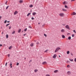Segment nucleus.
Returning <instances> with one entry per match:
<instances>
[{
    "label": "nucleus",
    "instance_id": "obj_1",
    "mask_svg": "<svg viewBox=\"0 0 76 76\" xmlns=\"http://www.w3.org/2000/svg\"><path fill=\"white\" fill-rule=\"evenodd\" d=\"M61 48H59V47H58L57 48L56 50L55 51V53H56V52H57V51H58V50H60Z\"/></svg>",
    "mask_w": 76,
    "mask_h": 76
},
{
    "label": "nucleus",
    "instance_id": "obj_2",
    "mask_svg": "<svg viewBox=\"0 0 76 76\" xmlns=\"http://www.w3.org/2000/svg\"><path fill=\"white\" fill-rule=\"evenodd\" d=\"M59 16H61V17H63V16H64V14L63 13H60L59 14Z\"/></svg>",
    "mask_w": 76,
    "mask_h": 76
},
{
    "label": "nucleus",
    "instance_id": "obj_3",
    "mask_svg": "<svg viewBox=\"0 0 76 76\" xmlns=\"http://www.w3.org/2000/svg\"><path fill=\"white\" fill-rule=\"evenodd\" d=\"M65 28L66 29H70V27H69V26L68 25L66 26Z\"/></svg>",
    "mask_w": 76,
    "mask_h": 76
},
{
    "label": "nucleus",
    "instance_id": "obj_4",
    "mask_svg": "<svg viewBox=\"0 0 76 76\" xmlns=\"http://www.w3.org/2000/svg\"><path fill=\"white\" fill-rule=\"evenodd\" d=\"M67 75H71V72L68 71L67 73Z\"/></svg>",
    "mask_w": 76,
    "mask_h": 76
},
{
    "label": "nucleus",
    "instance_id": "obj_5",
    "mask_svg": "<svg viewBox=\"0 0 76 76\" xmlns=\"http://www.w3.org/2000/svg\"><path fill=\"white\" fill-rule=\"evenodd\" d=\"M56 57H57V55L54 54L53 56V58H56Z\"/></svg>",
    "mask_w": 76,
    "mask_h": 76
},
{
    "label": "nucleus",
    "instance_id": "obj_6",
    "mask_svg": "<svg viewBox=\"0 0 76 76\" xmlns=\"http://www.w3.org/2000/svg\"><path fill=\"white\" fill-rule=\"evenodd\" d=\"M63 4H67V2L64 1V2L63 3Z\"/></svg>",
    "mask_w": 76,
    "mask_h": 76
},
{
    "label": "nucleus",
    "instance_id": "obj_7",
    "mask_svg": "<svg viewBox=\"0 0 76 76\" xmlns=\"http://www.w3.org/2000/svg\"><path fill=\"white\" fill-rule=\"evenodd\" d=\"M18 13V11H15V12H14V15H16V14H17Z\"/></svg>",
    "mask_w": 76,
    "mask_h": 76
},
{
    "label": "nucleus",
    "instance_id": "obj_8",
    "mask_svg": "<svg viewBox=\"0 0 76 76\" xmlns=\"http://www.w3.org/2000/svg\"><path fill=\"white\" fill-rule=\"evenodd\" d=\"M61 32L63 33L65 32V30H64V29H62L61 30Z\"/></svg>",
    "mask_w": 76,
    "mask_h": 76
},
{
    "label": "nucleus",
    "instance_id": "obj_9",
    "mask_svg": "<svg viewBox=\"0 0 76 76\" xmlns=\"http://www.w3.org/2000/svg\"><path fill=\"white\" fill-rule=\"evenodd\" d=\"M62 10L64 12H67V10L66 9H62Z\"/></svg>",
    "mask_w": 76,
    "mask_h": 76
},
{
    "label": "nucleus",
    "instance_id": "obj_10",
    "mask_svg": "<svg viewBox=\"0 0 76 76\" xmlns=\"http://www.w3.org/2000/svg\"><path fill=\"white\" fill-rule=\"evenodd\" d=\"M47 64V62L46 61L42 63V64Z\"/></svg>",
    "mask_w": 76,
    "mask_h": 76
},
{
    "label": "nucleus",
    "instance_id": "obj_11",
    "mask_svg": "<svg viewBox=\"0 0 76 76\" xmlns=\"http://www.w3.org/2000/svg\"><path fill=\"white\" fill-rule=\"evenodd\" d=\"M30 46L31 47H32L33 46H34V43H31L30 45Z\"/></svg>",
    "mask_w": 76,
    "mask_h": 76
},
{
    "label": "nucleus",
    "instance_id": "obj_12",
    "mask_svg": "<svg viewBox=\"0 0 76 76\" xmlns=\"http://www.w3.org/2000/svg\"><path fill=\"white\" fill-rule=\"evenodd\" d=\"M65 7L66 8V9H69V7L66 5H65Z\"/></svg>",
    "mask_w": 76,
    "mask_h": 76
},
{
    "label": "nucleus",
    "instance_id": "obj_13",
    "mask_svg": "<svg viewBox=\"0 0 76 76\" xmlns=\"http://www.w3.org/2000/svg\"><path fill=\"white\" fill-rule=\"evenodd\" d=\"M19 3H23V1L22 0H20L19 1Z\"/></svg>",
    "mask_w": 76,
    "mask_h": 76
},
{
    "label": "nucleus",
    "instance_id": "obj_14",
    "mask_svg": "<svg viewBox=\"0 0 76 76\" xmlns=\"http://www.w3.org/2000/svg\"><path fill=\"white\" fill-rule=\"evenodd\" d=\"M12 46H10V47L9 48V50H11V49H12Z\"/></svg>",
    "mask_w": 76,
    "mask_h": 76
},
{
    "label": "nucleus",
    "instance_id": "obj_15",
    "mask_svg": "<svg viewBox=\"0 0 76 76\" xmlns=\"http://www.w3.org/2000/svg\"><path fill=\"white\" fill-rule=\"evenodd\" d=\"M12 64L11 63L10 64V68H12L13 67V66H12Z\"/></svg>",
    "mask_w": 76,
    "mask_h": 76
},
{
    "label": "nucleus",
    "instance_id": "obj_16",
    "mask_svg": "<svg viewBox=\"0 0 76 76\" xmlns=\"http://www.w3.org/2000/svg\"><path fill=\"white\" fill-rule=\"evenodd\" d=\"M69 60L70 61H73V59H71L70 58L69 59Z\"/></svg>",
    "mask_w": 76,
    "mask_h": 76
},
{
    "label": "nucleus",
    "instance_id": "obj_17",
    "mask_svg": "<svg viewBox=\"0 0 76 76\" xmlns=\"http://www.w3.org/2000/svg\"><path fill=\"white\" fill-rule=\"evenodd\" d=\"M54 73H57V72H58V70H56L54 71Z\"/></svg>",
    "mask_w": 76,
    "mask_h": 76
},
{
    "label": "nucleus",
    "instance_id": "obj_18",
    "mask_svg": "<svg viewBox=\"0 0 76 76\" xmlns=\"http://www.w3.org/2000/svg\"><path fill=\"white\" fill-rule=\"evenodd\" d=\"M76 13H75V12H73L72 13L73 15H76Z\"/></svg>",
    "mask_w": 76,
    "mask_h": 76
},
{
    "label": "nucleus",
    "instance_id": "obj_19",
    "mask_svg": "<svg viewBox=\"0 0 76 76\" xmlns=\"http://www.w3.org/2000/svg\"><path fill=\"white\" fill-rule=\"evenodd\" d=\"M62 37L63 38H65V36H64V35H62Z\"/></svg>",
    "mask_w": 76,
    "mask_h": 76
},
{
    "label": "nucleus",
    "instance_id": "obj_20",
    "mask_svg": "<svg viewBox=\"0 0 76 76\" xmlns=\"http://www.w3.org/2000/svg\"><path fill=\"white\" fill-rule=\"evenodd\" d=\"M69 53H70V51H68L67 52V54H69Z\"/></svg>",
    "mask_w": 76,
    "mask_h": 76
},
{
    "label": "nucleus",
    "instance_id": "obj_21",
    "mask_svg": "<svg viewBox=\"0 0 76 76\" xmlns=\"http://www.w3.org/2000/svg\"><path fill=\"white\" fill-rule=\"evenodd\" d=\"M32 15H36V12H33V13H32Z\"/></svg>",
    "mask_w": 76,
    "mask_h": 76
},
{
    "label": "nucleus",
    "instance_id": "obj_22",
    "mask_svg": "<svg viewBox=\"0 0 76 76\" xmlns=\"http://www.w3.org/2000/svg\"><path fill=\"white\" fill-rule=\"evenodd\" d=\"M15 33V31H14L12 32V34H14Z\"/></svg>",
    "mask_w": 76,
    "mask_h": 76
},
{
    "label": "nucleus",
    "instance_id": "obj_23",
    "mask_svg": "<svg viewBox=\"0 0 76 76\" xmlns=\"http://www.w3.org/2000/svg\"><path fill=\"white\" fill-rule=\"evenodd\" d=\"M21 31V29H20L18 31V33H20V31Z\"/></svg>",
    "mask_w": 76,
    "mask_h": 76
},
{
    "label": "nucleus",
    "instance_id": "obj_24",
    "mask_svg": "<svg viewBox=\"0 0 76 76\" xmlns=\"http://www.w3.org/2000/svg\"><path fill=\"white\" fill-rule=\"evenodd\" d=\"M67 67L68 68H69L70 67V65H67Z\"/></svg>",
    "mask_w": 76,
    "mask_h": 76
},
{
    "label": "nucleus",
    "instance_id": "obj_25",
    "mask_svg": "<svg viewBox=\"0 0 76 76\" xmlns=\"http://www.w3.org/2000/svg\"><path fill=\"white\" fill-rule=\"evenodd\" d=\"M37 71H38V70L37 69L34 70V72H35V73H36V72H37Z\"/></svg>",
    "mask_w": 76,
    "mask_h": 76
},
{
    "label": "nucleus",
    "instance_id": "obj_26",
    "mask_svg": "<svg viewBox=\"0 0 76 76\" xmlns=\"http://www.w3.org/2000/svg\"><path fill=\"white\" fill-rule=\"evenodd\" d=\"M68 39H69V40H70V39H71V37H68Z\"/></svg>",
    "mask_w": 76,
    "mask_h": 76
},
{
    "label": "nucleus",
    "instance_id": "obj_27",
    "mask_svg": "<svg viewBox=\"0 0 76 76\" xmlns=\"http://www.w3.org/2000/svg\"><path fill=\"white\" fill-rule=\"evenodd\" d=\"M30 15H31V13H28L27 15V16H29Z\"/></svg>",
    "mask_w": 76,
    "mask_h": 76
},
{
    "label": "nucleus",
    "instance_id": "obj_28",
    "mask_svg": "<svg viewBox=\"0 0 76 76\" xmlns=\"http://www.w3.org/2000/svg\"><path fill=\"white\" fill-rule=\"evenodd\" d=\"M30 7H33V5H31L29 6Z\"/></svg>",
    "mask_w": 76,
    "mask_h": 76
},
{
    "label": "nucleus",
    "instance_id": "obj_29",
    "mask_svg": "<svg viewBox=\"0 0 76 76\" xmlns=\"http://www.w3.org/2000/svg\"><path fill=\"white\" fill-rule=\"evenodd\" d=\"M7 38H8V37L9 36H8V35L7 34L6 36Z\"/></svg>",
    "mask_w": 76,
    "mask_h": 76
},
{
    "label": "nucleus",
    "instance_id": "obj_30",
    "mask_svg": "<svg viewBox=\"0 0 76 76\" xmlns=\"http://www.w3.org/2000/svg\"><path fill=\"white\" fill-rule=\"evenodd\" d=\"M9 6H7L6 8V9L7 10L9 8Z\"/></svg>",
    "mask_w": 76,
    "mask_h": 76
},
{
    "label": "nucleus",
    "instance_id": "obj_31",
    "mask_svg": "<svg viewBox=\"0 0 76 76\" xmlns=\"http://www.w3.org/2000/svg\"><path fill=\"white\" fill-rule=\"evenodd\" d=\"M62 25H63V26H65V25H66V24L65 23L62 24Z\"/></svg>",
    "mask_w": 76,
    "mask_h": 76
},
{
    "label": "nucleus",
    "instance_id": "obj_32",
    "mask_svg": "<svg viewBox=\"0 0 76 76\" xmlns=\"http://www.w3.org/2000/svg\"><path fill=\"white\" fill-rule=\"evenodd\" d=\"M19 64V63H17L16 64V66H18Z\"/></svg>",
    "mask_w": 76,
    "mask_h": 76
},
{
    "label": "nucleus",
    "instance_id": "obj_33",
    "mask_svg": "<svg viewBox=\"0 0 76 76\" xmlns=\"http://www.w3.org/2000/svg\"><path fill=\"white\" fill-rule=\"evenodd\" d=\"M10 25V23H9V24H7L6 26H9V25Z\"/></svg>",
    "mask_w": 76,
    "mask_h": 76
},
{
    "label": "nucleus",
    "instance_id": "obj_34",
    "mask_svg": "<svg viewBox=\"0 0 76 76\" xmlns=\"http://www.w3.org/2000/svg\"><path fill=\"white\" fill-rule=\"evenodd\" d=\"M24 31H27V28H26L25 29H24Z\"/></svg>",
    "mask_w": 76,
    "mask_h": 76
},
{
    "label": "nucleus",
    "instance_id": "obj_35",
    "mask_svg": "<svg viewBox=\"0 0 76 76\" xmlns=\"http://www.w3.org/2000/svg\"><path fill=\"white\" fill-rule=\"evenodd\" d=\"M44 35L45 36V37H47V35L45 34H44Z\"/></svg>",
    "mask_w": 76,
    "mask_h": 76
},
{
    "label": "nucleus",
    "instance_id": "obj_36",
    "mask_svg": "<svg viewBox=\"0 0 76 76\" xmlns=\"http://www.w3.org/2000/svg\"><path fill=\"white\" fill-rule=\"evenodd\" d=\"M72 37H75V34H72Z\"/></svg>",
    "mask_w": 76,
    "mask_h": 76
},
{
    "label": "nucleus",
    "instance_id": "obj_37",
    "mask_svg": "<svg viewBox=\"0 0 76 76\" xmlns=\"http://www.w3.org/2000/svg\"><path fill=\"white\" fill-rule=\"evenodd\" d=\"M6 22H7V20H5L4 22V23H6Z\"/></svg>",
    "mask_w": 76,
    "mask_h": 76
},
{
    "label": "nucleus",
    "instance_id": "obj_38",
    "mask_svg": "<svg viewBox=\"0 0 76 76\" xmlns=\"http://www.w3.org/2000/svg\"><path fill=\"white\" fill-rule=\"evenodd\" d=\"M73 32H75V34H76V31H75V30H73Z\"/></svg>",
    "mask_w": 76,
    "mask_h": 76
},
{
    "label": "nucleus",
    "instance_id": "obj_39",
    "mask_svg": "<svg viewBox=\"0 0 76 76\" xmlns=\"http://www.w3.org/2000/svg\"><path fill=\"white\" fill-rule=\"evenodd\" d=\"M74 61L76 62V58H75L74 59Z\"/></svg>",
    "mask_w": 76,
    "mask_h": 76
},
{
    "label": "nucleus",
    "instance_id": "obj_40",
    "mask_svg": "<svg viewBox=\"0 0 76 76\" xmlns=\"http://www.w3.org/2000/svg\"><path fill=\"white\" fill-rule=\"evenodd\" d=\"M71 56H73V53H71Z\"/></svg>",
    "mask_w": 76,
    "mask_h": 76
},
{
    "label": "nucleus",
    "instance_id": "obj_41",
    "mask_svg": "<svg viewBox=\"0 0 76 76\" xmlns=\"http://www.w3.org/2000/svg\"><path fill=\"white\" fill-rule=\"evenodd\" d=\"M7 1L6 2H5V4L6 5H7Z\"/></svg>",
    "mask_w": 76,
    "mask_h": 76
},
{
    "label": "nucleus",
    "instance_id": "obj_42",
    "mask_svg": "<svg viewBox=\"0 0 76 76\" xmlns=\"http://www.w3.org/2000/svg\"><path fill=\"white\" fill-rule=\"evenodd\" d=\"M28 28H32V27L31 26H28Z\"/></svg>",
    "mask_w": 76,
    "mask_h": 76
},
{
    "label": "nucleus",
    "instance_id": "obj_43",
    "mask_svg": "<svg viewBox=\"0 0 76 76\" xmlns=\"http://www.w3.org/2000/svg\"><path fill=\"white\" fill-rule=\"evenodd\" d=\"M8 57H10V54H9L8 55Z\"/></svg>",
    "mask_w": 76,
    "mask_h": 76
},
{
    "label": "nucleus",
    "instance_id": "obj_44",
    "mask_svg": "<svg viewBox=\"0 0 76 76\" xmlns=\"http://www.w3.org/2000/svg\"><path fill=\"white\" fill-rule=\"evenodd\" d=\"M37 44H39V42H37L36 43Z\"/></svg>",
    "mask_w": 76,
    "mask_h": 76
},
{
    "label": "nucleus",
    "instance_id": "obj_45",
    "mask_svg": "<svg viewBox=\"0 0 76 76\" xmlns=\"http://www.w3.org/2000/svg\"><path fill=\"white\" fill-rule=\"evenodd\" d=\"M7 63H6V64H5V66H7Z\"/></svg>",
    "mask_w": 76,
    "mask_h": 76
},
{
    "label": "nucleus",
    "instance_id": "obj_46",
    "mask_svg": "<svg viewBox=\"0 0 76 76\" xmlns=\"http://www.w3.org/2000/svg\"><path fill=\"white\" fill-rule=\"evenodd\" d=\"M31 19H32V20H34V18H31Z\"/></svg>",
    "mask_w": 76,
    "mask_h": 76
},
{
    "label": "nucleus",
    "instance_id": "obj_47",
    "mask_svg": "<svg viewBox=\"0 0 76 76\" xmlns=\"http://www.w3.org/2000/svg\"><path fill=\"white\" fill-rule=\"evenodd\" d=\"M10 28H11V26H9V29H10Z\"/></svg>",
    "mask_w": 76,
    "mask_h": 76
},
{
    "label": "nucleus",
    "instance_id": "obj_48",
    "mask_svg": "<svg viewBox=\"0 0 76 76\" xmlns=\"http://www.w3.org/2000/svg\"><path fill=\"white\" fill-rule=\"evenodd\" d=\"M47 51H48L47 50H46L45 51V53L47 52Z\"/></svg>",
    "mask_w": 76,
    "mask_h": 76
},
{
    "label": "nucleus",
    "instance_id": "obj_49",
    "mask_svg": "<svg viewBox=\"0 0 76 76\" xmlns=\"http://www.w3.org/2000/svg\"><path fill=\"white\" fill-rule=\"evenodd\" d=\"M7 23H9L10 22V21H7Z\"/></svg>",
    "mask_w": 76,
    "mask_h": 76
},
{
    "label": "nucleus",
    "instance_id": "obj_50",
    "mask_svg": "<svg viewBox=\"0 0 76 76\" xmlns=\"http://www.w3.org/2000/svg\"><path fill=\"white\" fill-rule=\"evenodd\" d=\"M1 19V16H0V19Z\"/></svg>",
    "mask_w": 76,
    "mask_h": 76
},
{
    "label": "nucleus",
    "instance_id": "obj_51",
    "mask_svg": "<svg viewBox=\"0 0 76 76\" xmlns=\"http://www.w3.org/2000/svg\"><path fill=\"white\" fill-rule=\"evenodd\" d=\"M2 46V45H0V47H1Z\"/></svg>",
    "mask_w": 76,
    "mask_h": 76
},
{
    "label": "nucleus",
    "instance_id": "obj_52",
    "mask_svg": "<svg viewBox=\"0 0 76 76\" xmlns=\"http://www.w3.org/2000/svg\"><path fill=\"white\" fill-rule=\"evenodd\" d=\"M26 34H25L23 35L24 36H25Z\"/></svg>",
    "mask_w": 76,
    "mask_h": 76
},
{
    "label": "nucleus",
    "instance_id": "obj_53",
    "mask_svg": "<svg viewBox=\"0 0 76 76\" xmlns=\"http://www.w3.org/2000/svg\"><path fill=\"white\" fill-rule=\"evenodd\" d=\"M68 62H69V61H67V63H68Z\"/></svg>",
    "mask_w": 76,
    "mask_h": 76
},
{
    "label": "nucleus",
    "instance_id": "obj_54",
    "mask_svg": "<svg viewBox=\"0 0 76 76\" xmlns=\"http://www.w3.org/2000/svg\"><path fill=\"white\" fill-rule=\"evenodd\" d=\"M59 57H60V55H59Z\"/></svg>",
    "mask_w": 76,
    "mask_h": 76
},
{
    "label": "nucleus",
    "instance_id": "obj_55",
    "mask_svg": "<svg viewBox=\"0 0 76 76\" xmlns=\"http://www.w3.org/2000/svg\"><path fill=\"white\" fill-rule=\"evenodd\" d=\"M48 76H50V75H48Z\"/></svg>",
    "mask_w": 76,
    "mask_h": 76
},
{
    "label": "nucleus",
    "instance_id": "obj_56",
    "mask_svg": "<svg viewBox=\"0 0 76 76\" xmlns=\"http://www.w3.org/2000/svg\"><path fill=\"white\" fill-rule=\"evenodd\" d=\"M46 76H48V75H46Z\"/></svg>",
    "mask_w": 76,
    "mask_h": 76
},
{
    "label": "nucleus",
    "instance_id": "obj_57",
    "mask_svg": "<svg viewBox=\"0 0 76 76\" xmlns=\"http://www.w3.org/2000/svg\"><path fill=\"white\" fill-rule=\"evenodd\" d=\"M40 23H38V24H40Z\"/></svg>",
    "mask_w": 76,
    "mask_h": 76
},
{
    "label": "nucleus",
    "instance_id": "obj_58",
    "mask_svg": "<svg viewBox=\"0 0 76 76\" xmlns=\"http://www.w3.org/2000/svg\"><path fill=\"white\" fill-rule=\"evenodd\" d=\"M25 59H26V58H25Z\"/></svg>",
    "mask_w": 76,
    "mask_h": 76
},
{
    "label": "nucleus",
    "instance_id": "obj_59",
    "mask_svg": "<svg viewBox=\"0 0 76 76\" xmlns=\"http://www.w3.org/2000/svg\"><path fill=\"white\" fill-rule=\"evenodd\" d=\"M68 34H69V33H68Z\"/></svg>",
    "mask_w": 76,
    "mask_h": 76
},
{
    "label": "nucleus",
    "instance_id": "obj_60",
    "mask_svg": "<svg viewBox=\"0 0 76 76\" xmlns=\"http://www.w3.org/2000/svg\"><path fill=\"white\" fill-rule=\"evenodd\" d=\"M22 32H23V31H22Z\"/></svg>",
    "mask_w": 76,
    "mask_h": 76
}]
</instances>
